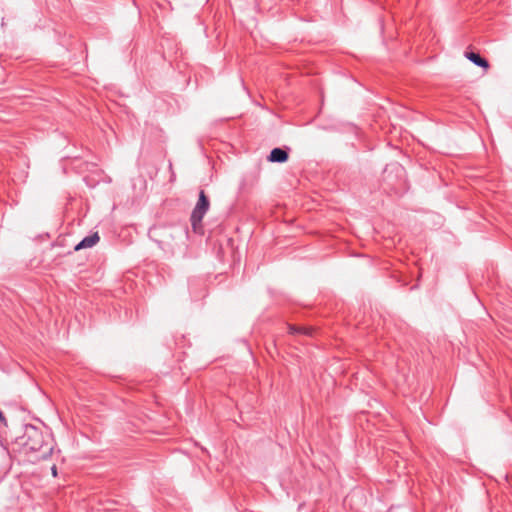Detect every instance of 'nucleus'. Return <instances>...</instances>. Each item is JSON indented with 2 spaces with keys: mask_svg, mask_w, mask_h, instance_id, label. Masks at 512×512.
Segmentation results:
<instances>
[{
  "mask_svg": "<svg viewBox=\"0 0 512 512\" xmlns=\"http://www.w3.org/2000/svg\"><path fill=\"white\" fill-rule=\"evenodd\" d=\"M99 240H100V237L97 232L94 234L88 235V236L84 237L78 244H76V246L74 247V250L79 251L84 248H91L94 245H96L99 242Z\"/></svg>",
  "mask_w": 512,
  "mask_h": 512,
  "instance_id": "20e7f679",
  "label": "nucleus"
},
{
  "mask_svg": "<svg viewBox=\"0 0 512 512\" xmlns=\"http://www.w3.org/2000/svg\"><path fill=\"white\" fill-rule=\"evenodd\" d=\"M465 57L478 67H481V68L489 67L488 61L485 58L481 57L478 53L467 51V52H465Z\"/></svg>",
  "mask_w": 512,
  "mask_h": 512,
  "instance_id": "39448f33",
  "label": "nucleus"
},
{
  "mask_svg": "<svg viewBox=\"0 0 512 512\" xmlns=\"http://www.w3.org/2000/svg\"><path fill=\"white\" fill-rule=\"evenodd\" d=\"M210 202L205 194L204 190H201L199 192L198 201L192 210L191 216H190V222L192 229L195 233H200L202 231V220L209 210Z\"/></svg>",
  "mask_w": 512,
  "mask_h": 512,
  "instance_id": "f03ea898",
  "label": "nucleus"
},
{
  "mask_svg": "<svg viewBox=\"0 0 512 512\" xmlns=\"http://www.w3.org/2000/svg\"><path fill=\"white\" fill-rule=\"evenodd\" d=\"M0 422L6 424V418L1 409H0Z\"/></svg>",
  "mask_w": 512,
  "mask_h": 512,
  "instance_id": "0eeeda50",
  "label": "nucleus"
},
{
  "mask_svg": "<svg viewBox=\"0 0 512 512\" xmlns=\"http://www.w3.org/2000/svg\"><path fill=\"white\" fill-rule=\"evenodd\" d=\"M19 440L24 453L30 456L32 462L47 460L52 455L54 447L49 437L34 425H26Z\"/></svg>",
  "mask_w": 512,
  "mask_h": 512,
  "instance_id": "f257e3e1",
  "label": "nucleus"
},
{
  "mask_svg": "<svg viewBox=\"0 0 512 512\" xmlns=\"http://www.w3.org/2000/svg\"><path fill=\"white\" fill-rule=\"evenodd\" d=\"M288 152L282 148H273L267 157L269 162L284 163L288 160Z\"/></svg>",
  "mask_w": 512,
  "mask_h": 512,
  "instance_id": "7ed1b4c3",
  "label": "nucleus"
},
{
  "mask_svg": "<svg viewBox=\"0 0 512 512\" xmlns=\"http://www.w3.org/2000/svg\"><path fill=\"white\" fill-rule=\"evenodd\" d=\"M289 332L291 334L301 333V334L310 335L312 332V328L296 327V326L290 325Z\"/></svg>",
  "mask_w": 512,
  "mask_h": 512,
  "instance_id": "423d86ee",
  "label": "nucleus"
},
{
  "mask_svg": "<svg viewBox=\"0 0 512 512\" xmlns=\"http://www.w3.org/2000/svg\"><path fill=\"white\" fill-rule=\"evenodd\" d=\"M51 472H52V475H53L54 477H56V476H57V467H56V465H53V466L51 467Z\"/></svg>",
  "mask_w": 512,
  "mask_h": 512,
  "instance_id": "6e6552de",
  "label": "nucleus"
}]
</instances>
